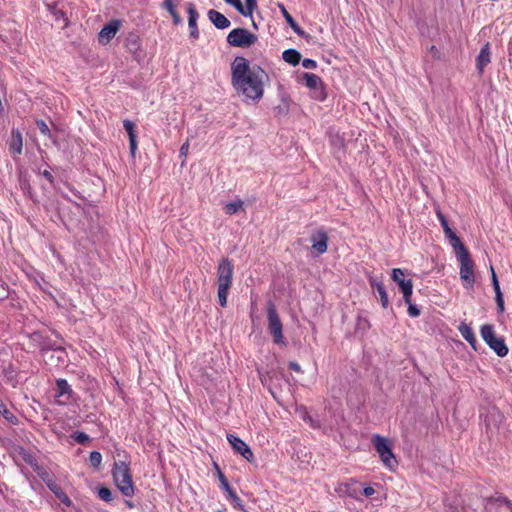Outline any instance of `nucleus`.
<instances>
[{
    "label": "nucleus",
    "mask_w": 512,
    "mask_h": 512,
    "mask_svg": "<svg viewBox=\"0 0 512 512\" xmlns=\"http://www.w3.org/2000/svg\"><path fill=\"white\" fill-rule=\"evenodd\" d=\"M504 506L507 511L512 512V502L505 496H492L485 499L484 508L487 512H501Z\"/></svg>",
    "instance_id": "nucleus-11"
},
{
    "label": "nucleus",
    "mask_w": 512,
    "mask_h": 512,
    "mask_svg": "<svg viewBox=\"0 0 512 512\" xmlns=\"http://www.w3.org/2000/svg\"><path fill=\"white\" fill-rule=\"evenodd\" d=\"M311 96L313 99L323 102L327 98V92L325 84L322 82L317 88L311 90Z\"/></svg>",
    "instance_id": "nucleus-30"
},
{
    "label": "nucleus",
    "mask_w": 512,
    "mask_h": 512,
    "mask_svg": "<svg viewBox=\"0 0 512 512\" xmlns=\"http://www.w3.org/2000/svg\"><path fill=\"white\" fill-rule=\"evenodd\" d=\"M403 294V300L406 304L412 303L411 297L413 294V284L405 287L403 289H400Z\"/></svg>",
    "instance_id": "nucleus-45"
},
{
    "label": "nucleus",
    "mask_w": 512,
    "mask_h": 512,
    "mask_svg": "<svg viewBox=\"0 0 512 512\" xmlns=\"http://www.w3.org/2000/svg\"><path fill=\"white\" fill-rule=\"evenodd\" d=\"M76 442H78L79 444H86L88 441H89V436L84 433V432H81V431H76L72 434L71 436Z\"/></svg>",
    "instance_id": "nucleus-39"
},
{
    "label": "nucleus",
    "mask_w": 512,
    "mask_h": 512,
    "mask_svg": "<svg viewBox=\"0 0 512 512\" xmlns=\"http://www.w3.org/2000/svg\"><path fill=\"white\" fill-rule=\"evenodd\" d=\"M23 148V137L19 130L12 129L9 150L14 155H20Z\"/></svg>",
    "instance_id": "nucleus-20"
},
{
    "label": "nucleus",
    "mask_w": 512,
    "mask_h": 512,
    "mask_svg": "<svg viewBox=\"0 0 512 512\" xmlns=\"http://www.w3.org/2000/svg\"><path fill=\"white\" fill-rule=\"evenodd\" d=\"M22 189L30 188L29 182L27 180H20Z\"/></svg>",
    "instance_id": "nucleus-61"
},
{
    "label": "nucleus",
    "mask_w": 512,
    "mask_h": 512,
    "mask_svg": "<svg viewBox=\"0 0 512 512\" xmlns=\"http://www.w3.org/2000/svg\"><path fill=\"white\" fill-rule=\"evenodd\" d=\"M98 497L108 503L113 500L112 491L108 487H100L98 489Z\"/></svg>",
    "instance_id": "nucleus-37"
},
{
    "label": "nucleus",
    "mask_w": 512,
    "mask_h": 512,
    "mask_svg": "<svg viewBox=\"0 0 512 512\" xmlns=\"http://www.w3.org/2000/svg\"><path fill=\"white\" fill-rule=\"evenodd\" d=\"M226 40L233 47L248 48L256 43L258 37L245 28H235L229 32Z\"/></svg>",
    "instance_id": "nucleus-7"
},
{
    "label": "nucleus",
    "mask_w": 512,
    "mask_h": 512,
    "mask_svg": "<svg viewBox=\"0 0 512 512\" xmlns=\"http://www.w3.org/2000/svg\"><path fill=\"white\" fill-rule=\"evenodd\" d=\"M282 58L285 62L289 63L292 66H297L301 61V53L296 49H286L282 53Z\"/></svg>",
    "instance_id": "nucleus-27"
},
{
    "label": "nucleus",
    "mask_w": 512,
    "mask_h": 512,
    "mask_svg": "<svg viewBox=\"0 0 512 512\" xmlns=\"http://www.w3.org/2000/svg\"><path fill=\"white\" fill-rule=\"evenodd\" d=\"M227 4L233 6L241 15L244 14V6L241 0H224Z\"/></svg>",
    "instance_id": "nucleus-48"
},
{
    "label": "nucleus",
    "mask_w": 512,
    "mask_h": 512,
    "mask_svg": "<svg viewBox=\"0 0 512 512\" xmlns=\"http://www.w3.org/2000/svg\"><path fill=\"white\" fill-rule=\"evenodd\" d=\"M14 453L16 455H18L19 457H21V459L27 463L28 465H30L31 467H34L36 466L37 464V461H36V458L35 456L27 449H25L23 446H15L14 447Z\"/></svg>",
    "instance_id": "nucleus-26"
},
{
    "label": "nucleus",
    "mask_w": 512,
    "mask_h": 512,
    "mask_svg": "<svg viewBox=\"0 0 512 512\" xmlns=\"http://www.w3.org/2000/svg\"><path fill=\"white\" fill-rule=\"evenodd\" d=\"M407 305H408L407 312L410 317L416 318V317L420 316L421 310L417 305H415L413 303H409Z\"/></svg>",
    "instance_id": "nucleus-47"
},
{
    "label": "nucleus",
    "mask_w": 512,
    "mask_h": 512,
    "mask_svg": "<svg viewBox=\"0 0 512 512\" xmlns=\"http://www.w3.org/2000/svg\"><path fill=\"white\" fill-rule=\"evenodd\" d=\"M436 214H437V217H438V219H439V221H440V224H441V226H442V228H443V231H444L445 236H446V237H449L450 235H452L453 233H455V232L450 228L449 223H448V220H447V218L445 217V215H444L440 210H438V211L436 212Z\"/></svg>",
    "instance_id": "nucleus-33"
},
{
    "label": "nucleus",
    "mask_w": 512,
    "mask_h": 512,
    "mask_svg": "<svg viewBox=\"0 0 512 512\" xmlns=\"http://www.w3.org/2000/svg\"><path fill=\"white\" fill-rule=\"evenodd\" d=\"M302 80L305 86L310 89V91L314 88H317V86L323 82L318 75L308 72H304L302 74Z\"/></svg>",
    "instance_id": "nucleus-29"
},
{
    "label": "nucleus",
    "mask_w": 512,
    "mask_h": 512,
    "mask_svg": "<svg viewBox=\"0 0 512 512\" xmlns=\"http://www.w3.org/2000/svg\"><path fill=\"white\" fill-rule=\"evenodd\" d=\"M480 418L483 419L486 433L493 434L499 430L500 424L504 420V415L494 404H489L480 408Z\"/></svg>",
    "instance_id": "nucleus-4"
},
{
    "label": "nucleus",
    "mask_w": 512,
    "mask_h": 512,
    "mask_svg": "<svg viewBox=\"0 0 512 512\" xmlns=\"http://www.w3.org/2000/svg\"><path fill=\"white\" fill-rule=\"evenodd\" d=\"M495 301H496V305H497V312L499 314L504 313L505 306H504L503 293H499V295L497 297H495Z\"/></svg>",
    "instance_id": "nucleus-49"
},
{
    "label": "nucleus",
    "mask_w": 512,
    "mask_h": 512,
    "mask_svg": "<svg viewBox=\"0 0 512 512\" xmlns=\"http://www.w3.org/2000/svg\"><path fill=\"white\" fill-rule=\"evenodd\" d=\"M275 110L277 111L278 115H286L289 111V105L287 102H283V104L278 105Z\"/></svg>",
    "instance_id": "nucleus-52"
},
{
    "label": "nucleus",
    "mask_w": 512,
    "mask_h": 512,
    "mask_svg": "<svg viewBox=\"0 0 512 512\" xmlns=\"http://www.w3.org/2000/svg\"><path fill=\"white\" fill-rule=\"evenodd\" d=\"M242 206H243V201L240 199H237L235 201L225 204V206L223 207V210L228 215H234L242 208Z\"/></svg>",
    "instance_id": "nucleus-31"
},
{
    "label": "nucleus",
    "mask_w": 512,
    "mask_h": 512,
    "mask_svg": "<svg viewBox=\"0 0 512 512\" xmlns=\"http://www.w3.org/2000/svg\"><path fill=\"white\" fill-rule=\"evenodd\" d=\"M0 414L11 424H17V417L6 407L3 401L0 399Z\"/></svg>",
    "instance_id": "nucleus-32"
},
{
    "label": "nucleus",
    "mask_w": 512,
    "mask_h": 512,
    "mask_svg": "<svg viewBox=\"0 0 512 512\" xmlns=\"http://www.w3.org/2000/svg\"><path fill=\"white\" fill-rule=\"evenodd\" d=\"M35 471L38 473L39 477L42 479V481L48 486V484H51L53 483L55 480H54V477L53 475H51L50 473H48L47 471H42L40 472L38 470V467L35 469Z\"/></svg>",
    "instance_id": "nucleus-44"
},
{
    "label": "nucleus",
    "mask_w": 512,
    "mask_h": 512,
    "mask_svg": "<svg viewBox=\"0 0 512 512\" xmlns=\"http://www.w3.org/2000/svg\"><path fill=\"white\" fill-rule=\"evenodd\" d=\"M227 440L231 444L234 451L240 454L247 461L251 462L254 459L252 450L242 439L233 434H228Z\"/></svg>",
    "instance_id": "nucleus-13"
},
{
    "label": "nucleus",
    "mask_w": 512,
    "mask_h": 512,
    "mask_svg": "<svg viewBox=\"0 0 512 512\" xmlns=\"http://www.w3.org/2000/svg\"><path fill=\"white\" fill-rule=\"evenodd\" d=\"M114 482L121 493L126 497L134 494V484L128 464L124 461L115 462L112 471Z\"/></svg>",
    "instance_id": "nucleus-3"
},
{
    "label": "nucleus",
    "mask_w": 512,
    "mask_h": 512,
    "mask_svg": "<svg viewBox=\"0 0 512 512\" xmlns=\"http://www.w3.org/2000/svg\"><path fill=\"white\" fill-rule=\"evenodd\" d=\"M480 333L483 340L497 354V356L504 357L508 354V347L506 346L504 339L496 337L492 325H482Z\"/></svg>",
    "instance_id": "nucleus-5"
},
{
    "label": "nucleus",
    "mask_w": 512,
    "mask_h": 512,
    "mask_svg": "<svg viewBox=\"0 0 512 512\" xmlns=\"http://www.w3.org/2000/svg\"><path fill=\"white\" fill-rule=\"evenodd\" d=\"M429 50L434 58H439V50L437 49L436 46L432 45Z\"/></svg>",
    "instance_id": "nucleus-58"
},
{
    "label": "nucleus",
    "mask_w": 512,
    "mask_h": 512,
    "mask_svg": "<svg viewBox=\"0 0 512 512\" xmlns=\"http://www.w3.org/2000/svg\"><path fill=\"white\" fill-rule=\"evenodd\" d=\"M375 493V489L371 486H367L363 489V494L366 496V497H370L372 496L373 494Z\"/></svg>",
    "instance_id": "nucleus-56"
},
{
    "label": "nucleus",
    "mask_w": 512,
    "mask_h": 512,
    "mask_svg": "<svg viewBox=\"0 0 512 512\" xmlns=\"http://www.w3.org/2000/svg\"><path fill=\"white\" fill-rule=\"evenodd\" d=\"M90 465L93 468H99L102 462V455L98 451H92L89 456Z\"/></svg>",
    "instance_id": "nucleus-36"
},
{
    "label": "nucleus",
    "mask_w": 512,
    "mask_h": 512,
    "mask_svg": "<svg viewBox=\"0 0 512 512\" xmlns=\"http://www.w3.org/2000/svg\"><path fill=\"white\" fill-rule=\"evenodd\" d=\"M233 271L234 266L232 261L228 258H223L217 270V297L219 305L223 308L227 306V298L232 286Z\"/></svg>",
    "instance_id": "nucleus-2"
},
{
    "label": "nucleus",
    "mask_w": 512,
    "mask_h": 512,
    "mask_svg": "<svg viewBox=\"0 0 512 512\" xmlns=\"http://www.w3.org/2000/svg\"><path fill=\"white\" fill-rule=\"evenodd\" d=\"M458 330H459L461 336L471 345V347L475 351H477V346H476L477 339H476V336H475L472 328L468 324L462 322L459 325Z\"/></svg>",
    "instance_id": "nucleus-21"
},
{
    "label": "nucleus",
    "mask_w": 512,
    "mask_h": 512,
    "mask_svg": "<svg viewBox=\"0 0 512 512\" xmlns=\"http://www.w3.org/2000/svg\"><path fill=\"white\" fill-rule=\"evenodd\" d=\"M302 66L305 69H315L317 67V62L313 59L306 58L302 60Z\"/></svg>",
    "instance_id": "nucleus-51"
},
{
    "label": "nucleus",
    "mask_w": 512,
    "mask_h": 512,
    "mask_svg": "<svg viewBox=\"0 0 512 512\" xmlns=\"http://www.w3.org/2000/svg\"><path fill=\"white\" fill-rule=\"evenodd\" d=\"M244 17H252L254 10L257 8V0H245Z\"/></svg>",
    "instance_id": "nucleus-38"
},
{
    "label": "nucleus",
    "mask_w": 512,
    "mask_h": 512,
    "mask_svg": "<svg viewBox=\"0 0 512 512\" xmlns=\"http://www.w3.org/2000/svg\"><path fill=\"white\" fill-rule=\"evenodd\" d=\"M129 148L131 155L134 156L137 150V135L129 137Z\"/></svg>",
    "instance_id": "nucleus-50"
},
{
    "label": "nucleus",
    "mask_w": 512,
    "mask_h": 512,
    "mask_svg": "<svg viewBox=\"0 0 512 512\" xmlns=\"http://www.w3.org/2000/svg\"><path fill=\"white\" fill-rule=\"evenodd\" d=\"M268 75L259 65L250 67L249 61L242 57H235L231 64V83L238 94L254 103L260 101L264 94V79Z\"/></svg>",
    "instance_id": "nucleus-1"
},
{
    "label": "nucleus",
    "mask_w": 512,
    "mask_h": 512,
    "mask_svg": "<svg viewBox=\"0 0 512 512\" xmlns=\"http://www.w3.org/2000/svg\"><path fill=\"white\" fill-rule=\"evenodd\" d=\"M36 125H37V128L39 129L40 133L47 136V137H51V131H50V128L49 126L46 124V122L42 119L40 120H37L36 121Z\"/></svg>",
    "instance_id": "nucleus-41"
},
{
    "label": "nucleus",
    "mask_w": 512,
    "mask_h": 512,
    "mask_svg": "<svg viewBox=\"0 0 512 512\" xmlns=\"http://www.w3.org/2000/svg\"><path fill=\"white\" fill-rule=\"evenodd\" d=\"M123 127L126 130V132L128 133L129 137H131V135H136L135 124L131 120L125 119L123 121Z\"/></svg>",
    "instance_id": "nucleus-46"
},
{
    "label": "nucleus",
    "mask_w": 512,
    "mask_h": 512,
    "mask_svg": "<svg viewBox=\"0 0 512 512\" xmlns=\"http://www.w3.org/2000/svg\"><path fill=\"white\" fill-rule=\"evenodd\" d=\"M9 293V285L2 278H0V301H3L6 298H8Z\"/></svg>",
    "instance_id": "nucleus-42"
},
{
    "label": "nucleus",
    "mask_w": 512,
    "mask_h": 512,
    "mask_svg": "<svg viewBox=\"0 0 512 512\" xmlns=\"http://www.w3.org/2000/svg\"><path fill=\"white\" fill-rule=\"evenodd\" d=\"M370 287L373 291H376L379 295L381 306L386 309L389 306V298L384 286L383 281L380 278L369 276L368 278Z\"/></svg>",
    "instance_id": "nucleus-16"
},
{
    "label": "nucleus",
    "mask_w": 512,
    "mask_h": 512,
    "mask_svg": "<svg viewBox=\"0 0 512 512\" xmlns=\"http://www.w3.org/2000/svg\"><path fill=\"white\" fill-rule=\"evenodd\" d=\"M73 390L66 379L59 378L56 380V403L59 405H66L71 398Z\"/></svg>",
    "instance_id": "nucleus-12"
},
{
    "label": "nucleus",
    "mask_w": 512,
    "mask_h": 512,
    "mask_svg": "<svg viewBox=\"0 0 512 512\" xmlns=\"http://www.w3.org/2000/svg\"><path fill=\"white\" fill-rule=\"evenodd\" d=\"M189 148H190V145H189V139H187L181 146L180 148V152H179V157L180 158H183L182 162H181V166L184 165L185 161H186V158L188 156V153H189Z\"/></svg>",
    "instance_id": "nucleus-43"
},
{
    "label": "nucleus",
    "mask_w": 512,
    "mask_h": 512,
    "mask_svg": "<svg viewBox=\"0 0 512 512\" xmlns=\"http://www.w3.org/2000/svg\"><path fill=\"white\" fill-rule=\"evenodd\" d=\"M2 373L10 385L13 387L18 385V371L12 363H8L7 365L3 366Z\"/></svg>",
    "instance_id": "nucleus-23"
},
{
    "label": "nucleus",
    "mask_w": 512,
    "mask_h": 512,
    "mask_svg": "<svg viewBox=\"0 0 512 512\" xmlns=\"http://www.w3.org/2000/svg\"><path fill=\"white\" fill-rule=\"evenodd\" d=\"M49 490L56 496L58 500H60L61 503H63L66 506H71L72 501L69 498V496L63 491V489L60 487V485L57 484L56 481H54L51 484H48Z\"/></svg>",
    "instance_id": "nucleus-25"
},
{
    "label": "nucleus",
    "mask_w": 512,
    "mask_h": 512,
    "mask_svg": "<svg viewBox=\"0 0 512 512\" xmlns=\"http://www.w3.org/2000/svg\"><path fill=\"white\" fill-rule=\"evenodd\" d=\"M288 367H289L290 370H293V371H296V372H301L300 365L297 362H295V361L289 362Z\"/></svg>",
    "instance_id": "nucleus-55"
},
{
    "label": "nucleus",
    "mask_w": 512,
    "mask_h": 512,
    "mask_svg": "<svg viewBox=\"0 0 512 512\" xmlns=\"http://www.w3.org/2000/svg\"><path fill=\"white\" fill-rule=\"evenodd\" d=\"M122 20L112 19L99 32V42L103 44L109 43L119 31Z\"/></svg>",
    "instance_id": "nucleus-14"
},
{
    "label": "nucleus",
    "mask_w": 512,
    "mask_h": 512,
    "mask_svg": "<svg viewBox=\"0 0 512 512\" xmlns=\"http://www.w3.org/2000/svg\"><path fill=\"white\" fill-rule=\"evenodd\" d=\"M208 18L220 30H224L231 25L230 20L225 15L214 9L208 11Z\"/></svg>",
    "instance_id": "nucleus-19"
},
{
    "label": "nucleus",
    "mask_w": 512,
    "mask_h": 512,
    "mask_svg": "<svg viewBox=\"0 0 512 512\" xmlns=\"http://www.w3.org/2000/svg\"><path fill=\"white\" fill-rule=\"evenodd\" d=\"M188 26L192 27V3L186 5Z\"/></svg>",
    "instance_id": "nucleus-53"
},
{
    "label": "nucleus",
    "mask_w": 512,
    "mask_h": 512,
    "mask_svg": "<svg viewBox=\"0 0 512 512\" xmlns=\"http://www.w3.org/2000/svg\"><path fill=\"white\" fill-rule=\"evenodd\" d=\"M372 442L381 458V461L387 468L392 470L394 467L398 465L392 448L385 437H382L380 435H374Z\"/></svg>",
    "instance_id": "nucleus-6"
},
{
    "label": "nucleus",
    "mask_w": 512,
    "mask_h": 512,
    "mask_svg": "<svg viewBox=\"0 0 512 512\" xmlns=\"http://www.w3.org/2000/svg\"><path fill=\"white\" fill-rule=\"evenodd\" d=\"M491 281H492V286H493V289H494V292H495V297H497L499 295V293H502L501 291V288H500V285H499V281H498V278H497V275L494 271V268L491 266Z\"/></svg>",
    "instance_id": "nucleus-40"
},
{
    "label": "nucleus",
    "mask_w": 512,
    "mask_h": 512,
    "mask_svg": "<svg viewBox=\"0 0 512 512\" xmlns=\"http://www.w3.org/2000/svg\"><path fill=\"white\" fill-rule=\"evenodd\" d=\"M163 6L169 11L171 16L173 17V21L175 24L181 23V17L177 14L172 0H165Z\"/></svg>",
    "instance_id": "nucleus-34"
},
{
    "label": "nucleus",
    "mask_w": 512,
    "mask_h": 512,
    "mask_svg": "<svg viewBox=\"0 0 512 512\" xmlns=\"http://www.w3.org/2000/svg\"><path fill=\"white\" fill-rule=\"evenodd\" d=\"M198 14L197 12L194 10V39L198 38V29H197V26H196V18H197Z\"/></svg>",
    "instance_id": "nucleus-57"
},
{
    "label": "nucleus",
    "mask_w": 512,
    "mask_h": 512,
    "mask_svg": "<svg viewBox=\"0 0 512 512\" xmlns=\"http://www.w3.org/2000/svg\"><path fill=\"white\" fill-rule=\"evenodd\" d=\"M447 238L449 240L450 245L455 250L457 257L463 255V253L466 254L467 252H469L465 245L462 243L461 239L456 235V233H453Z\"/></svg>",
    "instance_id": "nucleus-28"
},
{
    "label": "nucleus",
    "mask_w": 512,
    "mask_h": 512,
    "mask_svg": "<svg viewBox=\"0 0 512 512\" xmlns=\"http://www.w3.org/2000/svg\"><path fill=\"white\" fill-rule=\"evenodd\" d=\"M328 241V234L323 229H319L311 235L312 249L315 250L317 254H324L327 251Z\"/></svg>",
    "instance_id": "nucleus-15"
},
{
    "label": "nucleus",
    "mask_w": 512,
    "mask_h": 512,
    "mask_svg": "<svg viewBox=\"0 0 512 512\" xmlns=\"http://www.w3.org/2000/svg\"><path fill=\"white\" fill-rule=\"evenodd\" d=\"M391 279L398 284L400 289L413 284L412 279H405V271L400 268L392 269Z\"/></svg>",
    "instance_id": "nucleus-24"
},
{
    "label": "nucleus",
    "mask_w": 512,
    "mask_h": 512,
    "mask_svg": "<svg viewBox=\"0 0 512 512\" xmlns=\"http://www.w3.org/2000/svg\"><path fill=\"white\" fill-rule=\"evenodd\" d=\"M218 479L220 481V488L226 492V498L231 502L232 506L235 509H238L241 512H248L242 503V500L236 494V492L231 488L226 476L221 472V470L217 467Z\"/></svg>",
    "instance_id": "nucleus-10"
},
{
    "label": "nucleus",
    "mask_w": 512,
    "mask_h": 512,
    "mask_svg": "<svg viewBox=\"0 0 512 512\" xmlns=\"http://www.w3.org/2000/svg\"><path fill=\"white\" fill-rule=\"evenodd\" d=\"M460 262V278L465 282V287L472 288L475 283L474 275V262L471 259L470 253L460 255L457 257Z\"/></svg>",
    "instance_id": "nucleus-9"
},
{
    "label": "nucleus",
    "mask_w": 512,
    "mask_h": 512,
    "mask_svg": "<svg viewBox=\"0 0 512 512\" xmlns=\"http://www.w3.org/2000/svg\"><path fill=\"white\" fill-rule=\"evenodd\" d=\"M491 61V52H490V44L487 42L485 45L482 46L480 49V52L476 58V68L479 72V74H482L484 71V68L490 63Z\"/></svg>",
    "instance_id": "nucleus-17"
},
{
    "label": "nucleus",
    "mask_w": 512,
    "mask_h": 512,
    "mask_svg": "<svg viewBox=\"0 0 512 512\" xmlns=\"http://www.w3.org/2000/svg\"><path fill=\"white\" fill-rule=\"evenodd\" d=\"M40 174L50 183V184H54L55 182V178L54 176L51 174L50 171L48 170H44L42 172H40Z\"/></svg>",
    "instance_id": "nucleus-54"
},
{
    "label": "nucleus",
    "mask_w": 512,
    "mask_h": 512,
    "mask_svg": "<svg viewBox=\"0 0 512 512\" xmlns=\"http://www.w3.org/2000/svg\"><path fill=\"white\" fill-rule=\"evenodd\" d=\"M371 324L365 317L358 316L356 320V331L366 332L370 329Z\"/></svg>",
    "instance_id": "nucleus-35"
},
{
    "label": "nucleus",
    "mask_w": 512,
    "mask_h": 512,
    "mask_svg": "<svg viewBox=\"0 0 512 512\" xmlns=\"http://www.w3.org/2000/svg\"><path fill=\"white\" fill-rule=\"evenodd\" d=\"M268 330L273 337L275 344H285L283 336V325L273 303L267 307Z\"/></svg>",
    "instance_id": "nucleus-8"
},
{
    "label": "nucleus",
    "mask_w": 512,
    "mask_h": 512,
    "mask_svg": "<svg viewBox=\"0 0 512 512\" xmlns=\"http://www.w3.org/2000/svg\"><path fill=\"white\" fill-rule=\"evenodd\" d=\"M124 45L131 54L138 56L141 46L140 37L136 33L131 32L127 35Z\"/></svg>",
    "instance_id": "nucleus-22"
},
{
    "label": "nucleus",
    "mask_w": 512,
    "mask_h": 512,
    "mask_svg": "<svg viewBox=\"0 0 512 512\" xmlns=\"http://www.w3.org/2000/svg\"><path fill=\"white\" fill-rule=\"evenodd\" d=\"M68 188L72 192V194H74L79 199H82V196H81V194H80V192L78 190H76L75 188H73V187H71L69 185H68Z\"/></svg>",
    "instance_id": "nucleus-60"
},
{
    "label": "nucleus",
    "mask_w": 512,
    "mask_h": 512,
    "mask_svg": "<svg viewBox=\"0 0 512 512\" xmlns=\"http://www.w3.org/2000/svg\"><path fill=\"white\" fill-rule=\"evenodd\" d=\"M124 503L128 509H133L137 506L136 502L132 500H125Z\"/></svg>",
    "instance_id": "nucleus-59"
},
{
    "label": "nucleus",
    "mask_w": 512,
    "mask_h": 512,
    "mask_svg": "<svg viewBox=\"0 0 512 512\" xmlns=\"http://www.w3.org/2000/svg\"><path fill=\"white\" fill-rule=\"evenodd\" d=\"M278 7L286 21V23L291 27V29L300 37L308 38L309 35L298 25L295 19L291 16V14L287 11L285 6L281 3L278 4Z\"/></svg>",
    "instance_id": "nucleus-18"
},
{
    "label": "nucleus",
    "mask_w": 512,
    "mask_h": 512,
    "mask_svg": "<svg viewBox=\"0 0 512 512\" xmlns=\"http://www.w3.org/2000/svg\"><path fill=\"white\" fill-rule=\"evenodd\" d=\"M217 512H226V509L218 510Z\"/></svg>",
    "instance_id": "nucleus-62"
}]
</instances>
